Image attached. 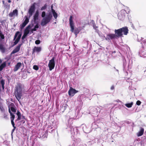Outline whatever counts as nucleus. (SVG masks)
Returning a JSON list of instances; mask_svg holds the SVG:
<instances>
[{
  "mask_svg": "<svg viewBox=\"0 0 146 146\" xmlns=\"http://www.w3.org/2000/svg\"><path fill=\"white\" fill-rule=\"evenodd\" d=\"M22 66V63L20 62H19L15 65V67L13 69L14 72H16Z\"/></svg>",
  "mask_w": 146,
  "mask_h": 146,
  "instance_id": "nucleus-13",
  "label": "nucleus"
},
{
  "mask_svg": "<svg viewBox=\"0 0 146 146\" xmlns=\"http://www.w3.org/2000/svg\"><path fill=\"white\" fill-rule=\"evenodd\" d=\"M21 115H19L18 116L17 118V120L15 121H19L21 119Z\"/></svg>",
  "mask_w": 146,
  "mask_h": 146,
  "instance_id": "nucleus-40",
  "label": "nucleus"
},
{
  "mask_svg": "<svg viewBox=\"0 0 146 146\" xmlns=\"http://www.w3.org/2000/svg\"><path fill=\"white\" fill-rule=\"evenodd\" d=\"M54 18L55 19H56L58 15L57 13L56 12L53 14Z\"/></svg>",
  "mask_w": 146,
  "mask_h": 146,
  "instance_id": "nucleus-33",
  "label": "nucleus"
},
{
  "mask_svg": "<svg viewBox=\"0 0 146 146\" xmlns=\"http://www.w3.org/2000/svg\"><path fill=\"white\" fill-rule=\"evenodd\" d=\"M144 43L146 44V39L143 40V41Z\"/></svg>",
  "mask_w": 146,
  "mask_h": 146,
  "instance_id": "nucleus-46",
  "label": "nucleus"
},
{
  "mask_svg": "<svg viewBox=\"0 0 146 146\" xmlns=\"http://www.w3.org/2000/svg\"><path fill=\"white\" fill-rule=\"evenodd\" d=\"M39 15L38 12V11H36L34 15L33 19L34 20V22L35 23H36V21L38 20V16Z\"/></svg>",
  "mask_w": 146,
  "mask_h": 146,
  "instance_id": "nucleus-15",
  "label": "nucleus"
},
{
  "mask_svg": "<svg viewBox=\"0 0 146 146\" xmlns=\"http://www.w3.org/2000/svg\"><path fill=\"white\" fill-rule=\"evenodd\" d=\"M19 41V40L16 39L15 41L14 42V44L13 45V46L17 44L18 43Z\"/></svg>",
  "mask_w": 146,
  "mask_h": 146,
  "instance_id": "nucleus-27",
  "label": "nucleus"
},
{
  "mask_svg": "<svg viewBox=\"0 0 146 146\" xmlns=\"http://www.w3.org/2000/svg\"><path fill=\"white\" fill-rule=\"evenodd\" d=\"M16 128V127H13V129L12 130V133L13 132Z\"/></svg>",
  "mask_w": 146,
  "mask_h": 146,
  "instance_id": "nucleus-45",
  "label": "nucleus"
},
{
  "mask_svg": "<svg viewBox=\"0 0 146 146\" xmlns=\"http://www.w3.org/2000/svg\"><path fill=\"white\" fill-rule=\"evenodd\" d=\"M144 129L143 128L141 127L140 131L137 133L138 137L141 136L144 133Z\"/></svg>",
  "mask_w": 146,
  "mask_h": 146,
  "instance_id": "nucleus-16",
  "label": "nucleus"
},
{
  "mask_svg": "<svg viewBox=\"0 0 146 146\" xmlns=\"http://www.w3.org/2000/svg\"><path fill=\"white\" fill-rule=\"evenodd\" d=\"M46 6H46V5L45 4L44 6L42 7L41 8V10H42L46 9Z\"/></svg>",
  "mask_w": 146,
  "mask_h": 146,
  "instance_id": "nucleus-35",
  "label": "nucleus"
},
{
  "mask_svg": "<svg viewBox=\"0 0 146 146\" xmlns=\"http://www.w3.org/2000/svg\"><path fill=\"white\" fill-rule=\"evenodd\" d=\"M22 64H23H23H23V63H22Z\"/></svg>",
  "mask_w": 146,
  "mask_h": 146,
  "instance_id": "nucleus-55",
  "label": "nucleus"
},
{
  "mask_svg": "<svg viewBox=\"0 0 146 146\" xmlns=\"http://www.w3.org/2000/svg\"><path fill=\"white\" fill-rule=\"evenodd\" d=\"M33 69H34V70H38V69H39L38 67V66L36 65H35L33 66Z\"/></svg>",
  "mask_w": 146,
  "mask_h": 146,
  "instance_id": "nucleus-26",
  "label": "nucleus"
},
{
  "mask_svg": "<svg viewBox=\"0 0 146 146\" xmlns=\"http://www.w3.org/2000/svg\"><path fill=\"white\" fill-rule=\"evenodd\" d=\"M47 134L46 133H44V135H45V136H46V135Z\"/></svg>",
  "mask_w": 146,
  "mask_h": 146,
  "instance_id": "nucleus-53",
  "label": "nucleus"
},
{
  "mask_svg": "<svg viewBox=\"0 0 146 146\" xmlns=\"http://www.w3.org/2000/svg\"><path fill=\"white\" fill-rule=\"evenodd\" d=\"M19 41V40L16 39L15 41L14 42V44L13 45V46L17 44L18 43Z\"/></svg>",
  "mask_w": 146,
  "mask_h": 146,
  "instance_id": "nucleus-28",
  "label": "nucleus"
},
{
  "mask_svg": "<svg viewBox=\"0 0 146 146\" xmlns=\"http://www.w3.org/2000/svg\"><path fill=\"white\" fill-rule=\"evenodd\" d=\"M14 107H15V106L14 104L13 103H11V104L8 106L9 111V110H10V109H11V111L13 112H16V110L14 108Z\"/></svg>",
  "mask_w": 146,
  "mask_h": 146,
  "instance_id": "nucleus-11",
  "label": "nucleus"
},
{
  "mask_svg": "<svg viewBox=\"0 0 146 146\" xmlns=\"http://www.w3.org/2000/svg\"><path fill=\"white\" fill-rule=\"evenodd\" d=\"M116 38V35L115 34L110 33L107 35L105 39L107 40Z\"/></svg>",
  "mask_w": 146,
  "mask_h": 146,
  "instance_id": "nucleus-7",
  "label": "nucleus"
},
{
  "mask_svg": "<svg viewBox=\"0 0 146 146\" xmlns=\"http://www.w3.org/2000/svg\"><path fill=\"white\" fill-rule=\"evenodd\" d=\"M6 66V63L4 62L2 63L0 66V71H2L3 69Z\"/></svg>",
  "mask_w": 146,
  "mask_h": 146,
  "instance_id": "nucleus-17",
  "label": "nucleus"
},
{
  "mask_svg": "<svg viewBox=\"0 0 146 146\" xmlns=\"http://www.w3.org/2000/svg\"><path fill=\"white\" fill-rule=\"evenodd\" d=\"M2 87L3 90H4V85H2Z\"/></svg>",
  "mask_w": 146,
  "mask_h": 146,
  "instance_id": "nucleus-49",
  "label": "nucleus"
},
{
  "mask_svg": "<svg viewBox=\"0 0 146 146\" xmlns=\"http://www.w3.org/2000/svg\"><path fill=\"white\" fill-rule=\"evenodd\" d=\"M129 30L127 27H123L118 29H115L114 31L115 34L116 38L121 37L123 34L127 35L128 33Z\"/></svg>",
  "mask_w": 146,
  "mask_h": 146,
  "instance_id": "nucleus-3",
  "label": "nucleus"
},
{
  "mask_svg": "<svg viewBox=\"0 0 146 146\" xmlns=\"http://www.w3.org/2000/svg\"><path fill=\"white\" fill-rule=\"evenodd\" d=\"M21 34H20L19 35L17 38V39H18V40H20V38H21Z\"/></svg>",
  "mask_w": 146,
  "mask_h": 146,
  "instance_id": "nucleus-38",
  "label": "nucleus"
},
{
  "mask_svg": "<svg viewBox=\"0 0 146 146\" xmlns=\"http://www.w3.org/2000/svg\"><path fill=\"white\" fill-rule=\"evenodd\" d=\"M93 27L96 30V31L97 32H98V27H96L95 25H93Z\"/></svg>",
  "mask_w": 146,
  "mask_h": 146,
  "instance_id": "nucleus-29",
  "label": "nucleus"
},
{
  "mask_svg": "<svg viewBox=\"0 0 146 146\" xmlns=\"http://www.w3.org/2000/svg\"><path fill=\"white\" fill-rule=\"evenodd\" d=\"M52 16L50 13H49L47 14L46 16L44 17L42 20L41 24L42 26H44L49 22L51 20Z\"/></svg>",
  "mask_w": 146,
  "mask_h": 146,
  "instance_id": "nucleus-5",
  "label": "nucleus"
},
{
  "mask_svg": "<svg viewBox=\"0 0 146 146\" xmlns=\"http://www.w3.org/2000/svg\"><path fill=\"white\" fill-rule=\"evenodd\" d=\"M22 119H25V116H22Z\"/></svg>",
  "mask_w": 146,
  "mask_h": 146,
  "instance_id": "nucleus-47",
  "label": "nucleus"
},
{
  "mask_svg": "<svg viewBox=\"0 0 146 146\" xmlns=\"http://www.w3.org/2000/svg\"><path fill=\"white\" fill-rule=\"evenodd\" d=\"M18 15V11L16 9L14 10L13 12H10L9 14V16L11 17H13L14 15L17 16Z\"/></svg>",
  "mask_w": 146,
  "mask_h": 146,
  "instance_id": "nucleus-12",
  "label": "nucleus"
},
{
  "mask_svg": "<svg viewBox=\"0 0 146 146\" xmlns=\"http://www.w3.org/2000/svg\"><path fill=\"white\" fill-rule=\"evenodd\" d=\"M29 33V30L25 29L24 32V33L25 34L27 35Z\"/></svg>",
  "mask_w": 146,
  "mask_h": 146,
  "instance_id": "nucleus-25",
  "label": "nucleus"
},
{
  "mask_svg": "<svg viewBox=\"0 0 146 146\" xmlns=\"http://www.w3.org/2000/svg\"><path fill=\"white\" fill-rule=\"evenodd\" d=\"M41 50V48L40 47L35 46L33 49L32 54H34L36 52H38Z\"/></svg>",
  "mask_w": 146,
  "mask_h": 146,
  "instance_id": "nucleus-14",
  "label": "nucleus"
},
{
  "mask_svg": "<svg viewBox=\"0 0 146 146\" xmlns=\"http://www.w3.org/2000/svg\"><path fill=\"white\" fill-rule=\"evenodd\" d=\"M69 24L71 28V31L72 32H74V33L76 35L79 33V31L78 28H76L74 29V24L73 21V18L72 15L70 16L69 19Z\"/></svg>",
  "mask_w": 146,
  "mask_h": 146,
  "instance_id": "nucleus-4",
  "label": "nucleus"
},
{
  "mask_svg": "<svg viewBox=\"0 0 146 146\" xmlns=\"http://www.w3.org/2000/svg\"><path fill=\"white\" fill-rule=\"evenodd\" d=\"M84 88V90L85 91H86L87 92V93H88L89 92V90L88 89H87L86 88Z\"/></svg>",
  "mask_w": 146,
  "mask_h": 146,
  "instance_id": "nucleus-42",
  "label": "nucleus"
},
{
  "mask_svg": "<svg viewBox=\"0 0 146 146\" xmlns=\"http://www.w3.org/2000/svg\"><path fill=\"white\" fill-rule=\"evenodd\" d=\"M22 84L20 83H18L15 87L14 94L16 98L19 102L22 96Z\"/></svg>",
  "mask_w": 146,
  "mask_h": 146,
  "instance_id": "nucleus-2",
  "label": "nucleus"
},
{
  "mask_svg": "<svg viewBox=\"0 0 146 146\" xmlns=\"http://www.w3.org/2000/svg\"><path fill=\"white\" fill-rule=\"evenodd\" d=\"M78 91L76 90L75 89L70 87L68 92L69 95L70 96H73L74 94L78 92Z\"/></svg>",
  "mask_w": 146,
  "mask_h": 146,
  "instance_id": "nucleus-9",
  "label": "nucleus"
},
{
  "mask_svg": "<svg viewBox=\"0 0 146 146\" xmlns=\"http://www.w3.org/2000/svg\"><path fill=\"white\" fill-rule=\"evenodd\" d=\"M39 28V26L38 24H37L35 26L34 28L31 29V32L33 33V31H36V29H38Z\"/></svg>",
  "mask_w": 146,
  "mask_h": 146,
  "instance_id": "nucleus-20",
  "label": "nucleus"
},
{
  "mask_svg": "<svg viewBox=\"0 0 146 146\" xmlns=\"http://www.w3.org/2000/svg\"><path fill=\"white\" fill-rule=\"evenodd\" d=\"M9 112L10 113L11 116L10 117L11 121H12V120L14 121L15 118V115L11 112L10 110H9Z\"/></svg>",
  "mask_w": 146,
  "mask_h": 146,
  "instance_id": "nucleus-18",
  "label": "nucleus"
},
{
  "mask_svg": "<svg viewBox=\"0 0 146 146\" xmlns=\"http://www.w3.org/2000/svg\"><path fill=\"white\" fill-rule=\"evenodd\" d=\"M53 5H51V9H53Z\"/></svg>",
  "mask_w": 146,
  "mask_h": 146,
  "instance_id": "nucleus-48",
  "label": "nucleus"
},
{
  "mask_svg": "<svg viewBox=\"0 0 146 146\" xmlns=\"http://www.w3.org/2000/svg\"><path fill=\"white\" fill-rule=\"evenodd\" d=\"M114 89V86H112L111 88V90H113Z\"/></svg>",
  "mask_w": 146,
  "mask_h": 146,
  "instance_id": "nucleus-44",
  "label": "nucleus"
},
{
  "mask_svg": "<svg viewBox=\"0 0 146 146\" xmlns=\"http://www.w3.org/2000/svg\"><path fill=\"white\" fill-rule=\"evenodd\" d=\"M51 11H52V14L56 13L54 9H52Z\"/></svg>",
  "mask_w": 146,
  "mask_h": 146,
  "instance_id": "nucleus-43",
  "label": "nucleus"
},
{
  "mask_svg": "<svg viewBox=\"0 0 146 146\" xmlns=\"http://www.w3.org/2000/svg\"><path fill=\"white\" fill-rule=\"evenodd\" d=\"M16 114L17 115V116H19V115H21L20 112L18 111H17L16 113Z\"/></svg>",
  "mask_w": 146,
  "mask_h": 146,
  "instance_id": "nucleus-41",
  "label": "nucleus"
},
{
  "mask_svg": "<svg viewBox=\"0 0 146 146\" xmlns=\"http://www.w3.org/2000/svg\"><path fill=\"white\" fill-rule=\"evenodd\" d=\"M22 121L23 122V123H24L25 122V119H24V120H22Z\"/></svg>",
  "mask_w": 146,
  "mask_h": 146,
  "instance_id": "nucleus-51",
  "label": "nucleus"
},
{
  "mask_svg": "<svg viewBox=\"0 0 146 146\" xmlns=\"http://www.w3.org/2000/svg\"><path fill=\"white\" fill-rule=\"evenodd\" d=\"M27 35L24 34L23 35V36L22 37V40H23L24 38H25Z\"/></svg>",
  "mask_w": 146,
  "mask_h": 146,
  "instance_id": "nucleus-39",
  "label": "nucleus"
},
{
  "mask_svg": "<svg viewBox=\"0 0 146 146\" xmlns=\"http://www.w3.org/2000/svg\"><path fill=\"white\" fill-rule=\"evenodd\" d=\"M54 59L55 58L53 57L51 60H49L48 66L49 67V70L50 71L52 70L54 67L55 65Z\"/></svg>",
  "mask_w": 146,
  "mask_h": 146,
  "instance_id": "nucleus-6",
  "label": "nucleus"
},
{
  "mask_svg": "<svg viewBox=\"0 0 146 146\" xmlns=\"http://www.w3.org/2000/svg\"><path fill=\"white\" fill-rule=\"evenodd\" d=\"M3 118H4V119L6 120H7L8 119V115H7L5 113H4L3 115Z\"/></svg>",
  "mask_w": 146,
  "mask_h": 146,
  "instance_id": "nucleus-23",
  "label": "nucleus"
},
{
  "mask_svg": "<svg viewBox=\"0 0 146 146\" xmlns=\"http://www.w3.org/2000/svg\"><path fill=\"white\" fill-rule=\"evenodd\" d=\"M36 4V3H34L30 7L28 12L29 13L28 16H25V20L23 23L20 25V28L21 29H22L29 22V19L32 15L33 13L35 11Z\"/></svg>",
  "mask_w": 146,
  "mask_h": 146,
  "instance_id": "nucleus-1",
  "label": "nucleus"
},
{
  "mask_svg": "<svg viewBox=\"0 0 146 146\" xmlns=\"http://www.w3.org/2000/svg\"><path fill=\"white\" fill-rule=\"evenodd\" d=\"M31 26L30 25H28L26 28L25 29L29 30V29L31 28Z\"/></svg>",
  "mask_w": 146,
  "mask_h": 146,
  "instance_id": "nucleus-36",
  "label": "nucleus"
},
{
  "mask_svg": "<svg viewBox=\"0 0 146 146\" xmlns=\"http://www.w3.org/2000/svg\"><path fill=\"white\" fill-rule=\"evenodd\" d=\"M0 50L3 52H5V50L4 45L2 44H0Z\"/></svg>",
  "mask_w": 146,
  "mask_h": 146,
  "instance_id": "nucleus-19",
  "label": "nucleus"
},
{
  "mask_svg": "<svg viewBox=\"0 0 146 146\" xmlns=\"http://www.w3.org/2000/svg\"><path fill=\"white\" fill-rule=\"evenodd\" d=\"M0 37H1V38L2 39H3L5 38V36L1 32V31L0 30Z\"/></svg>",
  "mask_w": 146,
  "mask_h": 146,
  "instance_id": "nucleus-22",
  "label": "nucleus"
},
{
  "mask_svg": "<svg viewBox=\"0 0 146 146\" xmlns=\"http://www.w3.org/2000/svg\"><path fill=\"white\" fill-rule=\"evenodd\" d=\"M20 32L19 31H17L16 32V33L15 34V35L14 36V39H13V40H15L16 38L17 37L18 35V34Z\"/></svg>",
  "mask_w": 146,
  "mask_h": 146,
  "instance_id": "nucleus-24",
  "label": "nucleus"
},
{
  "mask_svg": "<svg viewBox=\"0 0 146 146\" xmlns=\"http://www.w3.org/2000/svg\"><path fill=\"white\" fill-rule=\"evenodd\" d=\"M133 103L131 102L130 103L126 104H125V106L128 108H131L133 105Z\"/></svg>",
  "mask_w": 146,
  "mask_h": 146,
  "instance_id": "nucleus-21",
  "label": "nucleus"
},
{
  "mask_svg": "<svg viewBox=\"0 0 146 146\" xmlns=\"http://www.w3.org/2000/svg\"><path fill=\"white\" fill-rule=\"evenodd\" d=\"M126 11L124 10H121L118 14L117 16L118 18L121 20L124 18Z\"/></svg>",
  "mask_w": 146,
  "mask_h": 146,
  "instance_id": "nucleus-8",
  "label": "nucleus"
},
{
  "mask_svg": "<svg viewBox=\"0 0 146 146\" xmlns=\"http://www.w3.org/2000/svg\"><path fill=\"white\" fill-rule=\"evenodd\" d=\"M3 3H4V1H3Z\"/></svg>",
  "mask_w": 146,
  "mask_h": 146,
  "instance_id": "nucleus-54",
  "label": "nucleus"
},
{
  "mask_svg": "<svg viewBox=\"0 0 146 146\" xmlns=\"http://www.w3.org/2000/svg\"><path fill=\"white\" fill-rule=\"evenodd\" d=\"M2 62V60L0 59V64Z\"/></svg>",
  "mask_w": 146,
  "mask_h": 146,
  "instance_id": "nucleus-50",
  "label": "nucleus"
},
{
  "mask_svg": "<svg viewBox=\"0 0 146 146\" xmlns=\"http://www.w3.org/2000/svg\"><path fill=\"white\" fill-rule=\"evenodd\" d=\"M141 104V102L139 100H137L136 103V104L138 106H139Z\"/></svg>",
  "mask_w": 146,
  "mask_h": 146,
  "instance_id": "nucleus-32",
  "label": "nucleus"
},
{
  "mask_svg": "<svg viewBox=\"0 0 146 146\" xmlns=\"http://www.w3.org/2000/svg\"><path fill=\"white\" fill-rule=\"evenodd\" d=\"M1 86L4 85L5 84V80L3 79L1 80Z\"/></svg>",
  "mask_w": 146,
  "mask_h": 146,
  "instance_id": "nucleus-31",
  "label": "nucleus"
},
{
  "mask_svg": "<svg viewBox=\"0 0 146 146\" xmlns=\"http://www.w3.org/2000/svg\"><path fill=\"white\" fill-rule=\"evenodd\" d=\"M46 15V13L45 11H43L42 12L41 16L42 17H44Z\"/></svg>",
  "mask_w": 146,
  "mask_h": 146,
  "instance_id": "nucleus-30",
  "label": "nucleus"
},
{
  "mask_svg": "<svg viewBox=\"0 0 146 146\" xmlns=\"http://www.w3.org/2000/svg\"><path fill=\"white\" fill-rule=\"evenodd\" d=\"M8 2L9 3H10L11 2V0H8Z\"/></svg>",
  "mask_w": 146,
  "mask_h": 146,
  "instance_id": "nucleus-52",
  "label": "nucleus"
},
{
  "mask_svg": "<svg viewBox=\"0 0 146 146\" xmlns=\"http://www.w3.org/2000/svg\"><path fill=\"white\" fill-rule=\"evenodd\" d=\"M40 41L39 40H36L35 41V43L36 44H40Z\"/></svg>",
  "mask_w": 146,
  "mask_h": 146,
  "instance_id": "nucleus-34",
  "label": "nucleus"
},
{
  "mask_svg": "<svg viewBox=\"0 0 146 146\" xmlns=\"http://www.w3.org/2000/svg\"><path fill=\"white\" fill-rule=\"evenodd\" d=\"M23 41H22V43L19 44L11 52V54H13L18 52L20 50V47L23 43Z\"/></svg>",
  "mask_w": 146,
  "mask_h": 146,
  "instance_id": "nucleus-10",
  "label": "nucleus"
},
{
  "mask_svg": "<svg viewBox=\"0 0 146 146\" xmlns=\"http://www.w3.org/2000/svg\"><path fill=\"white\" fill-rule=\"evenodd\" d=\"M11 121V124H12L13 127H16L15 126V124L14 123V121L12 120V121Z\"/></svg>",
  "mask_w": 146,
  "mask_h": 146,
  "instance_id": "nucleus-37",
  "label": "nucleus"
}]
</instances>
